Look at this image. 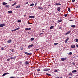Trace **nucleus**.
Wrapping results in <instances>:
<instances>
[{"mask_svg":"<svg viewBox=\"0 0 78 78\" xmlns=\"http://www.w3.org/2000/svg\"><path fill=\"white\" fill-rule=\"evenodd\" d=\"M48 70H50V68H45L44 69H43V71H48Z\"/></svg>","mask_w":78,"mask_h":78,"instance_id":"1","label":"nucleus"},{"mask_svg":"<svg viewBox=\"0 0 78 78\" xmlns=\"http://www.w3.org/2000/svg\"><path fill=\"white\" fill-rule=\"evenodd\" d=\"M67 57L63 58H61V61H65V60H66V59H67Z\"/></svg>","mask_w":78,"mask_h":78,"instance_id":"2","label":"nucleus"},{"mask_svg":"<svg viewBox=\"0 0 78 78\" xmlns=\"http://www.w3.org/2000/svg\"><path fill=\"white\" fill-rule=\"evenodd\" d=\"M34 46V45L33 44H30L28 47V48H31V47H33Z\"/></svg>","mask_w":78,"mask_h":78,"instance_id":"3","label":"nucleus"},{"mask_svg":"<svg viewBox=\"0 0 78 78\" xmlns=\"http://www.w3.org/2000/svg\"><path fill=\"white\" fill-rule=\"evenodd\" d=\"M24 53L25 54H26V55H29V56H31V55H32V54H30L27 52H25Z\"/></svg>","mask_w":78,"mask_h":78,"instance_id":"4","label":"nucleus"},{"mask_svg":"<svg viewBox=\"0 0 78 78\" xmlns=\"http://www.w3.org/2000/svg\"><path fill=\"white\" fill-rule=\"evenodd\" d=\"M5 26V24H2L0 25V27H4V26Z\"/></svg>","mask_w":78,"mask_h":78,"instance_id":"5","label":"nucleus"},{"mask_svg":"<svg viewBox=\"0 0 78 78\" xmlns=\"http://www.w3.org/2000/svg\"><path fill=\"white\" fill-rule=\"evenodd\" d=\"M71 47L72 48H74L75 47V46L73 44H72L71 45Z\"/></svg>","mask_w":78,"mask_h":78,"instance_id":"6","label":"nucleus"},{"mask_svg":"<svg viewBox=\"0 0 78 78\" xmlns=\"http://www.w3.org/2000/svg\"><path fill=\"white\" fill-rule=\"evenodd\" d=\"M71 32V30H69L68 32H67L66 34H65V35H67V34H70V33Z\"/></svg>","mask_w":78,"mask_h":78,"instance_id":"7","label":"nucleus"},{"mask_svg":"<svg viewBox=\"0 0 78 78\" xmlns=\"http://www.w3.org/2000/svg\"><path fill=\"white\" fill-rule=\"evenodd\" d=\"M25 64H26V65H28L29 64V62H28L27 61H26L25 62Z\"/></svg>","mask_w":78,"mask_h":78,"instance_id":"8","label":"nucleus"},{"mask_svg":"<svg viewBox=\"0 0 78 78\" xmlns=\"http://www.w3.org/2000/svg\"><path fill=\"white\" fill-rule=\"evenodd\" d=\"M69 38H67L65 41V43H67V41H69Z\"/></svg>","mask_w":78,"mask_h":78,"instance_id":"9","label":"nucleus"},{"mask_svg":"<svg viewBox=\"0 0 78 78\" xmlns=\"http://www.w3.org/2000/svg\"><path fill=\"white\" fill-rule=\"evenodd\" d=\"M12 42V41L11 39H9L8 41H7V43H9V44H10Z\"/></svg>","mask_w":78,"mask_h":78,"instance_id":"10","label":"nucleus"},{"mask_svg":"<svg viewBox=\"0 0 78 78\" xmlns=\"http://www.w3.org/2000/svg\"><path fill=\"white\" fill-rule=\"evenodd\" d=\"M57 11H59L61 9V7H58L57 8Z\"/></svg>","mask_w":78,"mask_h":78,"instance_id":"11","label":"nucleus"},{"mask_svg":"<svg viewBox=\"0 0 78 78\" xmlns=\"http://www.w3.org/2000/svg\"><path fill=\"white\" fill-rule=\"evenodd\" d=\"M3 5H7V3L5 2H3L2 3Z\"/></svg>","mask_w":78,"mask_h":78,"instance_id":"12","label":"nucleus"},{"mask_svg":"<svg viewBox=\"0 0 78 78\" xmlns=\"http://www.w3.org/2000/svg\"><path fill=\"white\" fill-rule=\"evenodd\" d=\"M54 28V26H51L50 27V30H52Z\"/></svg>","mask_w":78,"mask_h":78,"instance_id":"13","label":"nucleus"},{"mask_svg":"<svg viewBox=\"0 0 78 78\" xmlns=\"http://www.w3.org/2000/svg\"><path fill=\"white\" fill-rule=\"evenodd\" d=\"M5 7H6V8H9V5H6L5 6Z\"/></svg>","mask_w":78,"mask_h":78,"instance_id":"14","label":"nucleus"},{"mask_svg":"<svg viewBox=\"0 0 78 78\" xmlns=\"http://www.w3.org/2000/svg\"><path fill=\"white\" fill-rule=\"evenodd\" d=\"M75 72H76V70H74L72 72V73H75Z\"/></svg>","mask_w":78,"mask_h":78,"instance_id":"15","label":"nucleus"},{"mask_svg":"<svg viewBox=\"0 0 78 78\" xmlns=\"http://www.w3.org/2000/svg\"><path fill=\"white\" fill-rule=\"evenodd\" d=\"M38 9H43V8L42 7L39 6L38 7Z\"/></svg>","mask_w":78,"mask_h":78,"instance_id":"16","label":"nucleus"},{"mask_svg":"<svg viewBox=\"0 0 78 78\" xmlns=\"http://www.w3.org/2000/svg\"><path fill=\"white\" fill-rule=\"evenodd\" d=\"M29 18H34V16H29Z\"/></svg>","mask_w":78,"mask_h":78,"instance_id":"17","label":"nucleus"},{"mask_svg":"<svg viewBox=\"0 0 78 78\" xmlns=\"http://www.w3.org/2000/svg\"><path fill=\"white\" fill-rule=\"evenodd\" d=\"M16 4H17V3H16V2H15L14 4H13L12 5V6H15V5H16Z\"/></svg>","mask_w":78,"mask_h":78,"instance_id":"18","label":"nucleus"},{"mask_svg":"<svg viewBox=\"0 0 78 78\" xmlns=\"http://www.w3.org/2000/svg\"><path fill=\"white\" fill-rule=\"evenodd\" d=\"M20 5H17L16 7V8H20Z\"/></svg>","mask_w":78,"mask_h":78,"instance_id":"19","label":"nucleus"},{"mask_svg":"<svg viewBox=\"0 0 78 78\" xmlns=\"http://www.w3.org/2000/svg\"><path fill=\"white\" fill-rule=\"evenodd\" d=\"M75 27H76V26L75 25H71V27H72V28H75Z\"/></svg>","mask_w":78,"mask_h":78,"instance_id":"20","label":"nucleus"},{"mask_svg":"<svg viewBox=\"0 0 78 78\" xmlns=\"http://www.w3.org/2000/svg\"><path fill=\"white\" fill-rule=\"evenodd\" d=\"M8 12L9 13H10V14H11V13H12V11H9Z\"/></svg>","mask_w":78,"mask_h":78,"instance_id":"21","label":"nucleus"},{"mask_svg":"<svg viewBox=\"0 0 78 78\" xmlns=\"http://www.w3.org/2000/svg\"><path fill=\"white\" fill-rule=\"evenodd\" d=\"M46 75H48V76H51V75L50 74H48V73H46Z\"/></svg>","mask_w":78,"mask_h":78,"instance_id":"22","label":"nucleus"},{"mask_svg":"<svg viewBox=\"0 0 78 78\" xmlns=\"http://www.w3.org/2000/svg\"><path fill=\"white\" fill-rule=\"evenodd\" d=\"M34 38H33V37H32V38L30 39V41H34Z\"/></svg>","mask_w":78,"mask_h":78,"instance_id":"23","label":"nucleus"},{"mask_svg":"<svg viewBox=\"0 0 78 78\" xmlns=\"http://www.w3.org/2000/svg\"><path fill=\"white\" fill-rule=\"evenodd\" d=\"M68 11H69V12H71V11L70 10V8H69L68 9Z\"/></svg>","mask_w":78,"mask_h":78,"instance_id":"24","label":"nucleus"},{"mask_svg":"<svg viewBox=\"0 0 78 78\" xmlns=\"http://www.w3.org/2000/svg\"><path fill=\"white\" fill-rule=\"evenodd\" d=\"M34 4L32 3L30 5V6H34Z\"/></svg>","mask_w":78,"mask_h":78,"instance_id":"25","label":"nucleus"},{"mask_svg":"<svg viewBox=\"0 0 78 78\" xmlns=\"http://www.w3.org/2000/svg\"><path fill=\"white\" fill-rule=\"evenodd\" d=\"M69 55H72V52H70L68 54Z\"/></svg>","mask_w":78,"mask_h":78,"instance_id":"26","label":"nucleus"},{"mask_svg":"<svg viewBox=\"0 0 78 78\" xmlns=\"http://www.w3.org/2000/svg\"><path fill=\"white\" fill-rule=\"evenodd\" d=\"M20 50H23V48L20 47Z\"/></svg>","mask_w":78,"mask_h":78,"instance_id":"27","label":"nucleus"},{"mask_svg":"<svg viewBox=\"0 0 78 78\" xmlns=\"http://www.w3.org/2000/svg\"><path fill=\"white\" fill-rule=\"evenodd\" d=\"M22 22V20H17L18 22Z\"/></svg>","mask_w":78,"mask_h":78,"instance_id":"28","label":"nucleus"},{"mask_svg":"<svg viewBox=\"0 0 78 78\" xmlns=\"http://www.w3.org/2000/svg\"><path fill=\"white\" fill-rule=\"evenodd\" d=\"M1 50H4V49L5 48V47H2V48Z\"/></svg>","mask_w":78,"mask_h":78,"instance_id":"29","label":"nucleus"},{"mask_svg":"<svg viewBox=\"0 0 78 78\" xmlns=\"http://www.w3.org/2000/svg\"><path fill=\"white\" fill-rule=\"evenodd\" d=\"M69 75H71V76H72V75H73L72 73H70Z\"/></svg>","mask_w":78,"mask_h":78,"instance_id":"30","label":"nucleus"},{"mask_svg":"<svg viewBox=\"0 0 78 78\" xmlns=\"http://www.w3.org/2000/svg\"><path fill=\"white\" fill-rule=\"evenodd\" d=\"M16 31V29H14V30H12V32H13L14 31Z\"/></svg>","mask_w":78,"mask_h":78,"instance_id":"31","label":"nucleus"},{"mask_svg":"<svg viewBox=\"0 0 78 78\" xmlns=\"http://www.w3.org/2000/svg\"><path fill=\"white\" fill-rule=\"evenodd\" d=\"M14 49H12V53H13V52H14Z\"/></svg>","mask_w":78,"mask_h":78,"instance_id":"32","label":"nucleus"},{"mask_svg":"<svg viewBox=\"0 0 78 78\" xmlns=\"http://www.w3.org/2000/svg\"><path fill=\"white\" fill-rule=\"evenodd\" d=\"M25 30L26 31H27V30H28V28H25Z\"/></svg>","mask_w":78,"mask_h":78,"instance_id":"33","label":"nucleus"},{"mask_svg":"<svg viewBox=\"0 0 78 78\" xmlns=\"http://www.w3.org/2000/svg\"><path fill=\"white\" fill-rule=\"evenodd\" d=\"M29 3V2H26L25 4H24V5H27V4H28Z\"/></svg>","mask_w":78,"mask_h":78,"instance_id":"34","label":"nucleus"},{"mask_svg":"<svg viewBox=\"0 0 78 78\" xmlns=\"http://www.w3.org/2000/svg\"><path fill=\"white\" fill-rule=\"evenodd\" d=\"M58 43H54V45H58Z\"/></svg>","mask_w":78,"mask_h":78,"instance_id":"35","label":"nucleus"},{"mask_svg":"<svg viewBox=\"0 0 78 78\" xmlns=\"http://www.w3.org/2000/svg\"><path fill=\"white\" fill-rule=\"evenodd\" d=\"M75 41L76 42H78V39H77V38L76 39Z\"/></svg>","mask_w":78,"mask_h":78,"instance_id":"36","label":"nucleus"},{"mask_svg":"<svg viewBox=\"0 0 78 78\" xmlns=\"http://www.w3.org/2000/svg\"><path fill=\"white\" fill-rule=\"evenodd\" d=\"M6 75V74L5 73H4L2 76H5Z\"/></svg>","mask_w":78,"mask_h":78,"instance_id":"37","label":"nucleus"},{"mask_svg":"<svg viewBox=\"0 0 78 78\" xmlns=\"http://www.w3.org/2000/svg\"><path fill=\"white\" fill-rule=\"evenodd\" d=\"M67 16H68V14H66L65 15V17H67Z\"/></svg>","mask_w":78,"mask_h":78,"instance_id":"38","label":"nucleus"},{"mask_svg":"<svg viewBox=\"0 0 78 78\" xmlns=\"http://www.w3.org/2000/svg\"><path fill=\"white\" fill-rule=\"evenodd\" d=\"M19 29H20V27H18V28H17L16 29V30H19Z\"/></svg>","mask_w":78,"mask_h":78,"instance_id":"39","label":"nucleus"},{"mask_svg":"<svg viewBox=\"0 0 78 78\" xmlns=\"http://www.w3.org/2000/svg\"><path fill=\"white\" fill-rule=\"evenodd\" d=\"M58 3H55V5H56L57 6L58 5Z\"/></svg>","mask_w":78,"mask_h":78,"instance_id":"40","label":"nucleus"},{"mask_svg":"<svg viewBox=\"0 0 78 78\" xmlns=\"http://www.w3.org/2000/svg\"><path fill=\"white\" fill-rule=\"evenodd\" d=\"M37 71H38V72H39V71H40V69L38 68V69H37Z\"/></svg>","mask_w":78,"mask_h":78,"instance_id":"41","label":"nucleus"},{"mask_svg":"<svg viewBox=\"0 0 78 78\" xmlns=\"http://www.w3.org/2000/svg\"><path fill=\"white\" fill-rule=\"evenodd\" d=\"M12 59H15L16 58V57H12Z\"/></svg>","mask_w":78,"mask_h":78,"instance_id":"42","label":"nucleus"},{"mask_svg":"<svg viewBox=\"0 0 78 78\" xmlns=\"http://www.w3.org/2000/svg\"><path fill=\"white\" fill-rule=\"evenodd\" d=\"M10 60V58H8L7 60V61H9Z\"/></svg>","mask_w":78,"mask_h":78,"instance_id":"43","label":"nucleus"},{"mask_svg":"<svg viewBox=\"0 0 78 78\" xmlns=\"http://www.w3.org/2000/svg\"><path fill=\"white\" fill-rule=\"evenodd\" d=\"M28 24H32V23H30L29 22V21L28 22Z\"/></svg>","mask_w":78,"mask_h":78,"instance_id":"44","label":"nucleus"},{"mask_svg":"<svg viewBox=\"0 0 78 78\" xmlns=\"http://www.w3.org/2000/svg\"><path fill=\"white\" fill-rule=\"evenodd\" d=\"M5 73V75H8L9 74V73Z\"/></svg>","mask_w":78,"mask_h":78,"instance_id":"45","label":"nucleus"},{"mask_svg":"<svg viewBox=\"0 0 78 78\" xmlns=\"http://www.w3.org/2000/svg\"><path fill=\"white\" fill-rule=\"evenodd\" d=\"M54 72H58V70H55L54 71Z\"/></svg>","mask_w":78,"mask_h":78,"instance_id":"46","label":"nucleus"},{"mask_svg":"<svg viewBox=\"0 0 78 78\" xmlns=\"http://www.w3.org/2000/svg\"><path fill=\"white\" fill-rule=\"evenodd\" d=\"M31 28H28V30H31Z\"/></svg>","mask_w":78,"mask_h":78,"instance_id":"47","label":"nucleus"},{"mask_svg":"<svg viewBox=\"0 0 78 78\" xmlns=\"http://www.w3.org/2000/svg\"><path fill=\"white\" fill-rule=\"evenodd\" d=\"M72 0V2H75V0Z\"/></svg>","mask_w":78,"mask_h":78,"instance_id":"48","label":"nucleus"},{"mask_svg":"<svg viewBox=\"0 0 78 78\" xmlns=\"http://www.w3.org/2000/svg\"><path fill=\"white\" fill-rule=\"evenodd\" d=\"M72 64L73 65H75V63H74V62H73Z\"/></svg>","mask_w":78,"mask_h":78,"instance_id":"49","label":"nucleus"},{"mask_svg":"<svg viewBox=\"0 0 78 78\" xmlns=\"http://www.w3.org/2000/svg\"><path fill=\"white\" fill-rule=\"evenodd\" d=\"M37 3H36L35 5L36 6V5H37Z\"/></svg>","mask_w":78,"mask_h":78,"instance_id":"50","label":"nucleus"},{"mask_svg":"<svg viewBox=\"0 0 78 78\" xmlns=\"http://www.w3.org/2000/svg\"><path fill=\"white\" fill-rule=\"evenodd\" d=\"M59 21L60 22H62V20H59Z\"/></svg>","mask_w":78,"mask_h":78,"instance_id":"51","label":"nucleus"},{"mask_svg":"<svg viewBox=\"0 0 78 78\" xmlns=\"http://www.w3.org/2000/svg\"><path fill=\"white\" fill-rule=\"evenodd\" d=\"M43 33H41L40 34V35H41V34H43Z\"/></svg>","mask_w":78,"mask_h":78,"instance_id":"52","label":"nucleus"},{"mask_svg":"<svg viewBox=\"0 0 78 78\" xmlns=\"http://www.w3.org/2000/svg\"><path fill=\"white\" fill-rule=\"evenodd\" d=\"M76 47H78V44H76Z\"/></svg>","mask_w":78,"mask_h":78,"instance_id":"53","label":"nucleus"},{"mask_svg":"<svg viewBox=\"0 0 78 78\" xmlns=\"http://www.w3.org/2000/svg\"><path fill=\"white\" fill-rule=\"evenodd\" d=\"M58 23H60L61 22H60V21H59V20H58Z\"/></svg>","mask_w":78,"mask_h":78,"instance_id":"54","label":"nucleus"},{"mask_svg":"<svg viewBox=\"0 0 78 78\" xmlns=\"http://www.w3.org/2000/svg\"><path fill=\"white\" fill-rule=\"evenodd\" d=\"M38 50H39V49H36V51H38Z\"/></svg>","mask_w":78,"mask_h":78,"instance_id":"55","label":"nucleus"},{"mask_svg":"<svg viewBox=\"0 0 78 78\" xmlns=\"http://www.w3.org/2000/svg\"><path fill=\"white\" fill-rule=\"evenodd\" d=\"M70 22H72V21H73V20H69Z\"/></svg>","mask_w":78,"mask_h":78,"instance_id":"56","label":"nucleus"},{"mask_svg":"<svg viewBox=\"0 0 78 78\" xmlns=\"http://www.w3.org/2000/svg\"><path fill=\"white\" fill-rule=\"evenodd\" d=\"M61 4L59 3H58V5H61Z\"/></svg>","mask_w":78,"mask_h":78,"instance_id":"57","label":"nucleus"},{"mask_svg":"<svg viewBox=\"0 0 78 78\" xmlns=\"http://www.w3.org/2000/svg\"><path fill=\"white\" fill-rule=\"evenodd\" d=\"M26 15H24L23 16L24 17H25V16H26Z\"/></svg>","mask_w":78,"mask_h":78,"instance_id":"58","label":"nucleus"},{"mask_svg":"<svg viewBox=\"0 0 78 78\" xmlns=\"http://www.w3.org/2000/svg\"><path fill=\"white\" fill-rule=\"evenodd\" d=\"M9 58H10V59H12V57H10Z\"/></svg>","mask_w":78,"mask_h":78,"instance_id":"59","label":"nucleus"},{"mask_svg":"<svg viewBox=\"0 0 78 78\" xmlns=\"http://www.w3.org/2000/svg\"><path fill=\"white\" fill-rule=\"evenodd\" d=\"M10 78H14V77H11Z\"/></svg>","mask_w":78,"mask_h":78,"instance_id":"60","label":"nucleus"},{"mask_svg":"<svg viewBox=\"0 0 78 78\" xmlns=\"http://www.w3.org/2000/svg\"><path fill=\"white\" fill-rule=\"evenodd\" d=\"M56 78H59V77H58V76H57V77H56Z\"/></svg>","mask_w":78,"mask_h":78,"instance_id":"61","label":"nucleus"},{"mask_svg":"<svg viewBox=\"0 0 78 78\" xmlns=\"http://www.w3.org/2000/svg\"><path fill=\"white\" fill-rule=\"evenodd\" d=\"M59 29H61V27H59Z\"/></svg>","mask_w":78,"mask_h":78,"instance_id":"62","label":"nucleus"},{"mask_svg":"<svg viewBox=\"0 0 78 78\" xmlns=\"http://www.w3.org/2000/svg\"><path fill=\"white\" fill-rule=\"evenodd\" d=\"M76 76H78V75H76Z\"/></svg>","mask_w":78,"mask_h":78,"instance_id":"63","label":"nucleus"},{"mask_svg":"<svg viewBox=\"0 0 78 78\" xmlns=\"http://www.w3.org/2000/svg\"><path fill=\"white\" fill-rule=\"evenodd\" d=\"M50 6V5H48V6Z\"/></svg>","mask_w":78,"mask_h":78,"instance_id":"64","label":"nucleus"}]
</instances>
